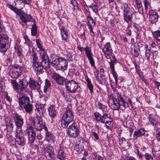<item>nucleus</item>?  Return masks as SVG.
<instances>
[{
    "label": "nucleus",
    "mask_w": 160,
    "mask_h": 160,
    "mask_svg": "<svg viewBox=\"0 0 160 160\" xmlns=\"http://www.w3.org/2000/svg\"><path fill=\"white\" fill-rule=\"evenodd\" d=\"M116 98H114L113 96L109 99V102L110 108L113 110H118L120 108V106H123L125 108L129 106L128 103L125 101L123 97L118 93H117Z\"/></svg>",
    "instance_id": "nucleus-1"
},
{
    "label": "nucleus",
    "mask_w": 160,
    "mask_h": 160,
    "mask_svg": "<svg viewBox=\"0 0 160 160\" xmlns=\"http://www.w3.org/2000/svg\"><path fill=\"white\" fill-rule=\"evenodd\" d=\"M29 121L37 130L41 131L43 128L46 131H47L48 129L45 126V123L41 117H30L29 118Z\"/></svg>",
    "instance_id": "nucleus-2"
},
{
    "label": "nucleus",
    "mask_w": 160,
    "mask_h": 160,
    "mask_svg": "<svg viewBox=\"0 0 160 160\" xmlns=\"http://www.w3.org/2000/svg\"><path fill=\"white\" fill-rule=\"evenodd\" d=\"M15 142L16 145L11 148V150L13 152H15L14 149L17 151L18 148L16 145H18L20 147L23 146L25 144V138L24 137V134L22 130L15 131Z\"/></svg>",
    "instance_id": "nucleus-3"
},
{
    "label": "nucleus",
    "mask_w": 160,
    "mask_h": 160,
    "mask_svg": "<svg viewBox=\"0 0 160 160\" xmlns=\"http://www.w3.org/2000/svg\"><path fill=\"white\" fill-rule=\"evenodd\" d=\"M77 48L81 52H82L83 51H85L86 55L89 61L91 66L96 69V67L95 66V61L93 57V55L92 52L91 48L88 45L86 46L84 48L82 47L78 46Z\"/></svg>",
    "instance_id": "nucleus-4"
},
{
    "label": "nucleus",
    "mask_w": 160,
    "mask_h": 160,
    "mask_svg": "<svg viewBox=\"0 0 160 160\" xmlns=\"http://www.w3.org/2000/svg\"><path fill=\"white\" fill-rule=\"evenodd\" d=\"M23 69V67L22 66H20L18 65H15L9 67L8 72L12 78H17L21 75Z\"/></svg>",
    "instance_id": "nucleus-5"
},
{
    "label": "nucleus",
    "mask_w": 160,
    "mask_h": 160,
    "mask_svg": "<svg viewBox=\"0 0 160 160\" xmlns=\"http://www.w3.org/2000/svg\"><path fill=\"white\" fill-rule=\"evenodd\" d=\"M122 8L123 12V19L125 22L128 23L132 20V17L133 12L131 8L127 3H124L122 4Z\"/></svg>",
    "instance_id": "nucleus-6"
},
{
    "label": "nucleus",
    "mask_w": 160,
    "mask_h": 160,
    "mask_svg": "<svg viewBox=\"0 0 160 160\" xmlns=\"http://www.w3.org/2000/svg\"><path fill=\"white\" fill-rule=\"evenodd\" d=\"M67 133L70 137L76 138L78 137L80 134V131L78 125L75 123L70 125L67 130Z\"/></svg>",
    "instance_id": "nucleus-7"
},
{
    "label": "nucleus",
    "mask_w": 160,
    "mask_h": 160,
    "mask_svg": "<svg viewBox=\"0 0 160 160\" xmlns=\"http://www.w3.org/2000/svg\"><path fill=\"white\" fill-rule=\"evenodd\" d=\"M13 118L16 126L15 131L22 130V127L24 124V119L22 116L15 112L13 114Z\"/></svg>",
    "instance_id": "nucleus-8"
},
{
    "label": "nucleus",
    "mask_w": 160,
    "mask_h": 160,
    "mask_svg": "<svg viewBox=\"0 0 160 160\" xmlns=\"http://www.w3.org/2000/svg\"><path fill=\"white\" fill-rule=\"evenodd\" d=\"M22 23H24L27 25V22H35V20L30 14L25 13L23 11L21 10L18 15Z\"/></svg>",
    "instance_id": "nucleus-9"
},
{
    "label": "nucleus",
    "mask_w": 160,
    "mask_h": 160,
    "mask_svg": "<svg viewBox=\"0 0 160 160\" xmlns=\"http://www.w3.org/2000/svg\"><path fill=\"white\" fill-rule=\"evenodd\" d=\"M8 42V36L3 33L0 34V51L5 52L6 51L5 48L6 45Z\"/></svg>",
    "instance_id": "nucleus-10"
},
{
    "label": "nucleus",
    "mask_w": 160,
    "mask_h": 160,
    "mask_svg": "<svg viewBox=\"0 0 160 160\" xmlns=\"http://www.w3.org/2000/svg\"><path fill=\"white\" fill-rule=\"evenodd\" d=\"M40 55L42 61L40 62L43 67V68H44L46 70L48 69L50 67V63L49 58L46 52H44L43 51H42Z\"/></svg>",
    "instance_id": "nucleus-11"
},
{
    "label": "nucleus",
    "mask_w": 160,
    "mask_h": 160,
    "mask_svg": "<svg viewBox=\"0 0 160 160\" xmlns=\"http://www.w3.org/2000/svg\"><path fill=\"white\" fill-rule=\"evenodd\" d=\"M66 85L67 90L71 93L75 92L78 87V83L73 80L67 81Z\"/></svg>",
    "instance_id": "nucleus-12"
},
{
    "label": "nucleus",
    "mask_w": 160,
    "mask_h": 160,
    "mask_svg": "<svg viewBox=\"0 0 160 160\" xmlns=\"http://www.w3.org/2000/svg\"><path fill=\"white\" fill-rule=\"evenodd\" d=\"M108 112H103L102 116L99 112H96L94 115L96 120L98 122H99L102 123H104L106 121L107 118H110V116L108 117Z\"/></svg>",
    "instance_id": "nucleus-13"
},
{
    "label": "nucleus",
    "mask_w": 160,
    "mask_h": 160,
    "mask_svg": "<svg viewBox=\"0 0 160 160\" xmlns=\"http://www.w3.org/2000/svg\"><path fill=\"white\" fill-rule=\"evenodd\" d=\"M18 98L19 105L21 108H22L23 106L30 102L29 98L26 96L23 92H21L18 93Z\"/></svg>",
    "instance_id": "nucleus-14"
},
{
    "label": "nucleus",
    "mask_w": 160,
    "mask_h": 160,
    "mask_svg": "<svg viewBox=\"0 0 160 160\" xmlns=\"http://www.w3.org/2000/svg\"><path fill=\"white\" fill-rule=\"evenodd\" d=\"M74 115L72 109L68 108H67L65 113L62 118V119L71 122L73 121L74 118Z\"/></svg>",
    "instance_id": "nucleus-15"
},
{
    "label": "nucleus",
    "mask_w": 160,
    "mask_h": 160,
    "mask_svg": "<svg viewBox=\"0 0 160 160\" xmlns=\"http://www.w3.org/2000/svg\"><path fill=\"white\" fill-rule=\"evenodd\" d=\"M45 153L48 159L52 160L54 158V155L53 149L50 144L44 148Z\"/></svg>",
    "instance_id": "nucleus-16"
},
{
    "label": "nucleus",
    "mask_w": 160,
    "mask_h": 160,
    "mask_svg": "<svg viewBox=\"0 0 160 160\" xmlns=\"http://www.w3.org/2000/svg\"><path fill=\"white\" fill-rule=\"evenodd\" d=\"M102 50L106 58L108 59H110L112 52L110 43L107 42L104 45V48L102 49Z\"/></svg>",
    "instance_id": "nucleus-17"
},
{
    "label": "nucleus",
    "mask_w": 160,
    "mask_h": 160,
    "mask_svg": "<svg viewBox=\"0 0 160 160\" xmlns=\"http://www.w3.org/2000/svg\"><path fill=\"white\" fill-rule=\"evenodd\" d=\"M25 134L28 137L29 142L31 143H33L35 140L36 137L34 130L31 128L27 129Z\"/></svg>",
    "instance_id": "nucleus-18"
},
{
    "label": "nucleus",
    "mask_w": 160,
    "mask_h": 160,
    "mask_svg": "<svg viewBox=\"0 0 160 160\" xmlns=\"http://www.w3.org/2000/svg\"><path fill=\"white\" fill-rule=\"evenodd\" d=\"M28 78L27 77L23 78L19 82V87L20 88V92H23L25 88L27 87L29 83V81Z\"/></svg>",
    "instance_id": "nucleus-19"
},
{
    "label": "nucleus",
    "mask_w": 160,
    "mask_h": 160,
    "mask_svg": "<svg viewBox=\"0 0 160 160\" xmlns=\"http://www.w3.org/2000/svg\"><path fill=\"white\" fill-rule=\"evenodd\" d=\"M87 19L88 28L90 30V34L91 36H94V34L93 31V28L95 25L96 23L94 21L93 19L91 16L87 17Z\"/></svg>",
    "instance_id": "nucleus-20"
},
{
    "label": "nucleus",
    "mask_w": 160,
    "mask_h": 160,
    "mask_svg": "<svg viewBox=\"0 0 160 160\" xmlns=\"http://www.w3.org/2000/svg\"><path fill=\"white\" fill-rule=\"evenodd\" d=\"M158 16L156 11L152 10L149 12V20L152 23H155L158 20Z\"/></svg>",
    "instance_id": "nucleus-21"
},
{
    "label": "nucleus",
    "mask_w": 160,
    "mask_h": 160,
    "mask_svg": "<svg viewBox=\"0 0 160 160\" xmlns=\"http://www.w3.org/2000/svg\"><path fill=\"white\" fill-rule=\"evenodd\" d=\"M51 56L52 58L51 64L53 66L57 69L62 57H60L54 54H52Z\"/></svg>",
    "instance_id": "nucleus-22"
},
{
    "label": "nucleus",
    "mask_w": 160,
    "mask_h": 160,
    "mask_svg": "<svg viewBox=\"0 0 160 160\" xmlns=\"http://www.w3.org/2000/svg\"><path fill=\"white\" fill-rule=\"evenodd\" d=\"M52 77L58 84L59 85L63 84L65 79L59 74L56 73H53L52 74Z\"/></svg>",
    "instance_id": "nucleus-23"
},
{
    "label": "nucleus",
    "mask_w": 160,
    "mask_h": 160,
    "mask_svg": "<svg viewBox=\"0 0 160 160\" xmlns=\"http://www.w3.org/2000/svg\"><path fill=\"white\" fill-rule=\"evenodd\" d=\"M32 67L37 75H39L42 72L43 67L42 66L40 62H37L32 63Z\"/></svg>",
    "instance_id": "nucleus-24"
},
{
    "label": "nucleus",
    "mask_w": 160,
    "mask_h": 160,
    "mask_svg": "<svg viewBox=\"0 0 160 160\" xmlns=\"http://www.w3.org/2000/svg\"><path fill=\"white\" fill-rule=\"evenodd\" d=\"M60 62L57 69L63 71L67 70L68 67V62L66 59L64 58H62Z\"/></svg>",
    "instance_id": "nucleus-25"
},
{
    "label": "nucleus",
    "mask_w": 160,
    "mask_h": 160,
    "mask_svg": "<svg viewBox=\"0 0 160 160\" xmlns=\"http://www.w3.org/2000/svg\"><path fill=\"white\" fill-rule=\"evenodd\" d=\"M145 133V129L143 128H141L138 130L134 131L133 135L134 140L137 139L138 137L144 136Z\"/></svg>",
    "instance_id": "nucleus-26"
},
{
    "label": "nucleus",
    "mask_w": 160,
    "mask_h": 160,
    "mask_svg": "<svg viewBox=\"0 0 160 160\" xmlns=\"http://www.w3.org/2000/svg\"><path fill=\"white\" fill-rule=\"evenodd\" d=\"M63 147H60L57 151V158L60 160H65L66 158V154L64 151Z\"/></svg>",
    "instance_id": "nucleus-27"
},
{
    "label": "nucleus",
    "mask_w": 160,
    "mask_h": 160,
    "mask_svg": "<svg viewBox=\"0 0 160 160\" xmlns=\"http://www.w3.org/2000/svg\"><path fill=\"white\" fill-rule=\"evenodd\" d=\"M28 80L29 82V86L32 90L39 89L40 87V85L37 82L32 80H31V78H28Z\"/></svg>",
    "instance_id": "nucleus-28"
},
{
    "label": "nucleus",
    "mask_w": 160,
    "mask_h": 160,
    "mask_svg": "<svg viewBox=\"0 0 160 160\" xmlns=\"http://www.w3.org/2000/svg\"><path fill=\"white\" fill-rule=\"evenodd\" d=\"M48 114L52 118H54L56 116L57 110L55 106L52 105L48 108Z\"/></svg>",
    "instance_id": "nucleus-29"
},
{
    "label": "nucleus",
    "mask_w": 160,
    "mask_h": 160,
    "mask_svg": "<svg viewBox=\"0 0 160 160\" xmlns=\"http://www.w3.org/2000/svg\"><path fill=\"white\" fill-rule=\"evenodd\" d=\"M5 122L7 130H9L10 132H12L14 128V125L12 120L10 119L7 118L5 120Z\"/></svg>",
    "instance_id": "nucleus-30"
},
{
    "label": "nucleus",
    "mask_w": 160,
    "mask_h": 160,
    "mask_svg": "<svg viewBox=\"0 0 160 160\" xmlns=\"http://www.w3.org/2000/svg\"><path fill=\"white\" fill-rule=\"evenodd\" d=\"M148 119L149 122L152 125H156L158 123L157 117L153 114H149Z\"/></svg>",
    "instance_id": "nucleus-31"
},
{
    "label": "nucleus",
    "mask_w": 160,
    "mask_h": 160,
    "mask_svg": "<svg viewBox=\"0 0 160 160\" xmlns=\"http://www.w3.org/2000/svg\"><path fill=\"white\" fill-rule=\"evenodd\" d=\"M45 104L38 103L36 105V109L40 115L43 114V112L44 110Z\"/></svg>",
    "instance_id": "nucleus-32"
},
{
    "label": "nucleus",
    "mask_w": 160,
    "mask_h": 160,
    "mask_svg": "<svg viewBox=\"0 0 160 160\" xmlns=\"http://www.w3.org/2000/svg\"><path fill=\"white\" fill-rule=\"evenodd\" d=\"M11 81L13 89L17 92H18V93H19L20 92V87H19V84H18L15 80H11Z\"/></svg>",
    "instance_id": "nucleus-33"
},
{
    "label": "nucleus",
    "mask_w": 160,
    "mask_h": 160,
    "mask_svg": "<svg viewBox=\"0 0 160 160\" xmlns=\"http://www.w3.org/2000/svg\"><path fill=\"white\" fill-rule=\"evenodd\" d=\"M61 34L62 39L66 41L68 38L67 32L63 26H61L60 28Z\"/></svg>",
    "instance_id": "nucleus-34"
},
{
    "label": "nucleus",
    "mask_w": 160,
    "mask_h": 160,
    "mask_svg": "<svg viewBox=\"0 0 160 160\" xmlns=\"http://www.w3.org/2000/svg\"><path fill=\"white\" fill-rule=\"evenodd\" d=\"M46 133L45 139L48 142H53L54 140V136L50 132L46 131Z\"/></svg>",
    "instance_id": "nucleus-35"
},
{
    "label": "nucleus",
    "mask_w": 160,
    "mask_h": 160,
    "mask_svg": "<svg viewBox=\"0 0 160 160\" xmlns=\"http://www.w3.org/2000/svg\"><path fill=\"white\" fill-rule=\"evenodd\" d=\"M86 80L87 83V87L90 90V93H92L93 92V86L92 83L90 79L88 77H87Z\"/></svg>",
    "instance_id": "nucleus-36"
},
{
    "label": "nucleus",
    "mask_w": 160,
    "mask_h": 160,
    "mask_svg": "<svg viewBox=\"0 0 160 160\" xmlns=\"http://www.w3.org/2000/svg\"><path fill=\"white\" fill-rule=\"evenodd\" d=\"M23 107L27 112L29 113L32 110L33 106L30 103V102L23 106Z\"/></svg>",
    "instance_id": "nucleus-37"
},
{
    "label": "nucleus",
    "mask_w": 160,
    "mask_h": 160,
    "mask_svg": "<svg viewBox=\"0 0 160 160\" xmlns=\"http://www.w3.org/2000/svg\"><path fill=\"white\" fill-rule=\"evenodd\" d=\"M89 7L92 9L93 12L97 15L98 14V7L96 2L92 3L89 6Z\"/></svg>",
    "instance_id": "nucleus-38"
},
{
    "label": "nucleus",
    "mask_w": 160,
    "mask_h": 160,
    "mask_svg": "<svg viewBox=\"0 0 160 160\" xmlns=\"http://www.w3.org/2000/svg\"><path fill=\"white\" fill-rule=\"evenodd\" d=\"M98 105L99 106V108L101 109L102 111V113L104 112H108L109 109L107 107L104 105H103L101 102H98Z\"/></svg>",
    "instance_id": "nucleus-39"
},
{
    "label": "nucleus",
    "mask_w": 160,
    "mask_h": 160,
    "mask_svg": "<svg viewBox=\"0 0 160 160\" xmlns=\"http://www.w3.org/2000/svg\"><path fill=\"white\" fill-rule=\"evenodd\" d=\"M71 3L73 7L74 12H76L78 10L79 8L78 6V3L76 0H71Z\"/></svg>",
    "instance_id": "nucleus-40"
},
{
    "label": "nucleus",
    "mask_w": 160,
    "mask_h": 160,
    "mask_svg": "<svg viewBox=\"0 0 160 160\" xmlns=\"http://www.w3.org/2000/svg\"><path fill=\"white\" fill-rule=\"evenodd\" d=\"M33 22L34 23L32 26L31 29V34L33 36H35L37 32V28L35 22Z\"/></svg>",
    "instance_id": "nucleus-41"
},
{
    "label": "nucleus",
    "mask_w": 160,
    "mask_h": 160,
    "mask_svg": "<svg viewBox=\"0 0 160 160\" xmlns=\"http://www.w3.org/2000/svg\"><path fill=\"white\" fill-rule=\"evenodd\" d=\"M51 85V84L50 81L48 79H46L43 90V92L45 93L47 92L48 89L50 86Z\"/></svg>",
    "instance_id": "nucleus-42"
},
{
    "label": "nucleus",
    "mask_w": 160,
    "mask_h": 160,
    "mask_svg": "<svg viewBox=\"0 0 160 160\" xmlns=\"http://www.w3.org/2000/svg\"><path fill=\"white\" fill-rule=\"evenodd\" d=\"M32 63L37 62L38 60V57L37 56V53L34 51V49H32Z\"/></svg>",
    "instance_id": "nucleus-43"
},
{
    "label": "nucleus",
    "mask_w": 160,
    "mask_h": 160,
    "mask_svg": "<svg viewBox=\"0 0 160 160\" xmlns=\"http://www.w3.org/2000/svg\"><path fill=\"white\" fill-rule=\"evenodd\" d=\"M36 42L38 47L39 49L40 54H41L42 51H43L44 52H46L44 49L42 48V45L41 43L40 40L39 39H36Z\"/></svg>",
    "instance_id": "nucleus-44"
},
{
    "label": "nucleus",
    "mask_w": 160,
    "mask_h": 160,
    "mask_svg": "<svg viewBox=\"0 0 160 160\" xmlns=\"http://www.w3.org/2000/svg\"><path fill=\"white\" fill-rule=\"evenodd\" d=\"M70 122H69L62 119V120L61 121V124L62 127L64 128H66L68 127V124Z\"/></svg>",
    "instance_id": "nucleus-45"
},
{
    "label": "nucleus",
    "mask_w": 160,
    "mask_h": 160,
    "mask_svg": "<svg viewBox=\"0 0 160 160\" xmlns=\"http://www.w3.org/2000/svg\"><path fill=\"white\" fill-rule=\"evenodd\" d=\"M152 52L150 49H146L145 50V57L146 58L147 60L149 61Z\"/></svg>",
    "instance_id": "nucleus-46"
},
{
    "label": "nucleus",
    "mask_w": 160,
    "mask_h": 160,
    "mask_svg": "<svg viewBox=\"0 0 160 160\" xmlns=\"http://www.w3.org/2000/svg\"><path fill=\"white\" fill-rule=\"evenodd\" d=\"M8 7L11 10L13 11L15 13H16L18 15L21 10L20 9H19L16 8L11 4L9 5Z\"/></svg>",
    "instance_id": "nucleus-47"
},
{
    "label": "nucleus",
    "mask_w": 160,
    "mask_h": 160,
    "mask_svg": "<svg viewBox=\"0 0 160 160\" xmlns=\"http://www.w3.org/2000/svg\"><path fill=\"white\" fill-rule=\"evenodd\" d=\"M137 8L139 13L142 15L143 14V8L142 3L136 5Z\"/></svg>",
    "instance_id": "nucleus-48"
},
{
    "label": "nucleus",
    "mask_w": 160,
    "mask_h": 160,
    "mask_svg": "<svg viewBox=\"0 0 160 160\" xmlns=\"http://www.w3.org/2000/svg\"><path fill=\"white\" fill-rule=\"evenodd\" d=\"M153 35L154 38L160 42V31L158 30L154 32Z\"/></svg>",
    "instance_id": "nucleus-49"
},
{
    "label": "nucleus",
    "mask_w": 160,
    "mask_h": 160,
    "mask_svg": "<svg viewBox=\"0 0 160 160\" xmlns=\"http://www.w3.org/2000/svg\"><path fill=\"white\" fill-rule=\"evenodd\" d=\"M144 6L145 10L147 11L149 8L151 7L150 3L148 0H144Z\"/></svg>",
    "instance_id": "nucleus-50"
},
{
    "label": "nucleus",
    "mask_w": 160,
    "mask_h": 160,
    "mask_svg": "<svg viewBox=\"0 0 160 160\" xmlns=\"http://www.w3.org/2000/svg\"><path fill=\"white\" fill-rule=\"evenodd\" d=\"M84 13L87 17L91 16L90 12L87 5H86L84 7Z\"/></svg>",
    "instance_id": "nucleus-51"
},
{
    "label": "nucleus",
    "mask_w": 160,
    "mask_h": 160,
    "mask_svg": "<svg viewBox=\"0 0 160 160\" xmlns=\"http://www.w3.org/2000/svg\"><path fill=\"white\" fill-rule=\"evenodd\" d=\"M20 42V39H17V42H15V45L14 48L17 51L19 50H21V49H22L21 47L18 44V43H19Z\"/></svg>",
    "instance_id": "nucleus-52"
},
{
    "label": "nucleus",
    "mask_w": 160,
    "mask_h": 160,
    "mask_svg": "<svg viewBox=\"0 0 160 160\" xmlns=\"http://www.w3.org/2000/svg\"><path fill=\"white\" fill-rule=\"evenodd\" d=\"M132 54L135 57H138L140 53V51L138 50H131Z\"/></svg>",
    "instance_id": "nucleus-53"
},
{
    "label": "nucleus",
    "mask_w": 160,
    "mask_h": 160,
    "mask_svg": "<svg viewBox=\"0 0 160 160\" xmlns=\"http://www.w3.org/2000/svg\"><path fill=\"white\" fill-rule=\"evenodd\" d=\"M156 137L158 141L160 142V130L159 128H157L156 130Z\"/></svg>",
    "instance_id": "nucleus-54"
},
{
    "label": "nucleus",
    "mask_w": 160,
    "mask_h": 160,
    "mask_svg": "<svg viewBox=\"0 0 160 160\" xmlns=\"http://www.w3.org/2000/svg\"><path fill=\"white\" fill-rule=\"evenodd\" d=\"M131 49L132 50H140L139 45L137 43H134L132 44L131 46Z\"/></svg>",
    "instance_id": "nucleus-55"
},
{
    "label": "nucleus",
    "mask_w": 160,
    "mask_h": 160,
    "mask_svg": "<svg viewBox=\"0 0 160 160\" xmlns=\"http://www.w3.org/2000/svg\"><path fill=\"white\" fill-rule=\"evenodd\" d=\"M83 148L82 146H80L78 145H77L75 147V150L78 153L82 152L83 150Z\"/></svg>",
    "instance_id": "nucleus-56"
},
{
    "label": "nucleus",
    "mask_w": 160,
    "mask_h": 160,
    "mask_svg": "<svg viewBox=\"0 0 160 160\" xmlns=\"http://www.w3.org/2000/svg\"><path fill=\"white\" fill-rule=\"evenodd\" d=\"M144 157L146 160H153L152 156L150 154L148 153H145Z\"/></svg>",
    "instance_id": "nucleus-57"
},
{
    "label": "nucleus",
    "mask_w": 160,
    "mask_h": 160,
    "mask_svg": "<svg viewBox=\"0 0 160 160\" xmlns=\"http://www.w3.org/2000/svg\"><path fill=\"white\" fill-rule=\"evenodd\" d=\"M111 72L113 75V77L115 79V83L116 84H117L118 75L117 74L116 72H115V70L112 71Z\"/></svg>",
    "instance_id": "nucleus-58"
},
{
    "label": "nucleus",
    "mask_w": 160,
    "mask_h": 160,
    "mask_svg": "<svg viewBox=\"0 0 160 160\" xmlns=\"http://www.w3.org/2000/svg\"><path fill=\"white\" fill-rule=\"evenodd\" d=\"M131 145L130 142H127L126 140L124 143L123 145H122V147L125 149H128L131 146Z\"/></svg>",
    "instance_id": "nucleus-59"
},
{
    "label": "nucleus",
    "mask_w": 160,
    "mask_h": 160,
    "mask_svg": "<svg viewBox=\"0 0 160 160\" xmlns=\"http://www.w3.org/2000/svg\"><path fill=\"white\" fill-rule=\"evenodd\" d=\"M24 39L25 40V43L28 46L30 45V40L28 36L25 35L24 36Z\"/></svg>",
    "instance_id": "nucleus-60"
},
{
    "label": "nucleus",
    "mask_w": 160,
    "mask_h": 160,
    "mask_svg": "<svg viewBox=\"0 0 160 160\" xmlns=\"http://www.w3.org/2000/svg\"><path fill=\"white\" fill-rule=\"evenodd\" d=\"M92 135L94 138L95 139L94 140H98L99 138V136L98 135L97 133L96 132H91Z\"/></svg>",
    "instance_id": "nucleus-61"
},
{
    "label": "nucleus",
    "mask_w": 160,
    "mask_h": 160,
    "mask_svg": "<svg viewBox=\"0 0 160 160\" xmlns=\"http://www.w3.org/2000/svg\"><path fill=\"white\" fill-rule=\"evenodd\" d=\"M126 141V139L125 138L122 137L121 140L119 139V144L120 146H122V145H123L124 143Z\"/></svg>",
    "instance_id": "nucleus-62"
},
{
    "label": "nucleus",
    "mask_w": 160,
    "mask_h": 160,
    "mask_svg": "<svg viewBox=\"0 0 160 160\" xmlns=\"http://www.w3.org/2000/svg\"><path fill=\"white\" fill-rule=\"evenodd\" d=\"M110 64V68L111 70L112 71L114 70V62H113L112 60H111V62H109Z\"/></svg>",
    "instance_id": "nucleus-63"
},
{
    "label": "nucleus",
    "mask_w": 160,
    "mask_h": 160,
    "mask_svg": "<svg viewBox=\"0 0 160 160\" xmlns=\"http://www.w3.org/2000/svg\"><path fill=\"white\" fill-rule=\"evenodd\" d=\"M22 51V49H21V50H19L17 51V54L20 58H23L24 56Z\"/></svg>",
    "instance_id": "nucleus-64"
}]
</instances>
